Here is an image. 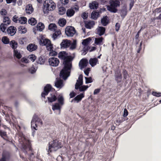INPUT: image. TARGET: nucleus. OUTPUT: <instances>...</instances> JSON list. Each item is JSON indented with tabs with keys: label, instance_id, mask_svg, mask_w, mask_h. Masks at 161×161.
Returning <instances> with one entry per match:
<instances>
[{
	"label": "nucleus",
	"instance_id": "nucleus-1",
	"mask_svg": "<svg viewBox=\"0 0 161 161\" xmlns=\"http://www.w3.org/2000/svg\"><path fill=\"white\" fill-rule=\"evenodd\" d=\"M25 142L23 145V152L25 154V157H24L20 154L19 155L20 158L25 161H30L31 159L34 157L33 151L31 147L30 141L25 139Z\"/></svg>",
	"mask_w": 161,
	"mask_h": 161
},
{
	"label": "nucleus",
	"instance_id": "nucleus-2",
	"mask_svg": "<svg viewBox=\"0 0 161 161\" xmlns=\"http://www.w3.org/2000/svg\"><path fill=\"white\" fill-rule=\"evenodd\" d=\"M48 149L47 152L48 154L49 155L50 153H51L53 150L56 151L62 147L61 142L57 139L51 141L49 142L48 144Z\"/></svg>",
	"mask_w": 161,
	"mask_h": 161
},
{
	"label": "nucleus",
	"instance_id": "nucleus-3",
	"mask_svg": "<svg viewBox=\"0 0 161 161\" xmlns=\"http://www.w3.org/2000/svg\"><path fill=\"white\" fill-rule=\"evenodd\" d=\"M110 5L107 6L108 10L111 12L115 13L117 11L116 8L120 5V2L118 0H110L109 1Z\"/></svg>",
	"mask_w": 161,
	"mask_h": 161
},
{
	"label": "nucleus",
	"instance_id": "nucleus-4",
	"mask_svg": "<svg viewBox=\"0 0 161 161\" xmlns=\"http://www.w3.org/2000/svg\"><path fill=\"white\" fill-rule=\"evenodd\" d=\"M58 57L60 59L63 60V64L64 65L70 64L69 62L73 59L71 56H68V54L64 51L60 52L58 54Z\"/></svg>",
	"mask_w": 161,
	"mask_h": 161
},
{
	"label": "nucleus",
	"instance_id": "nucleus-5",
	"mask_svg": "<svg viewBox=\"0 0 161 161\" xmlns=\"http://www.w3.org/2000/svg\"><path fill=\"white\" fill-rule=\"evenodd\" d=\"M63 69L61 70L60 73V77L64 80H65L69 76L68 70L70 69L71 64L64 65Z\"/></svg>",
	"mask_w": 161,
	"mask_h": 161
},
{
	"label": "nucleus",
	"instance_id": "nucleus-6",
	"mask_svg": "<svg viewBox=\"0 0 161 161\" xmlns=\"http://www.w3.org/2000/svg\"><path fill=\"white\" fill-rule=\"evenodd\" d=\"M44 7L46 8L47 11L53 10L55 8L56 4L52 0H46L43 4Z\"/></svg>",
	"mask_w": 161,
	"mask_h": 161
},
{
	"label": "nucleus",
	"instance_id": "nucleus-7",
	"mask_svg": "<svg viewBox=\"0 0 161 161\" xmlns=\"http://www.w3.org/2000/svg\"><path fill=\"white\" fill-rule=\"evenodd\" d=\"M39 42L41 45L46 46L48 51H51L53 48V45L52 44L51 41L47 39H43V38H41Z\"/></svg>",
	"mask_w": 161,
	"mask_h": 161
},
{
	"label": "nucleus",
	"instance_id": "nucleus-8",
	"mask_svg": "<svg viewBox=\"0 0 161 161\" xmlns=\"http://www.w3.org/2000/svg\"><path fill=\"white\" fill-rule=\"evenodd\" d=\"M79 10V7L76 5L70 8L67 9L66 14L67 16L69 17L73 16L75 14V12H77Z\"/></svg>",
	"mask_w": 161,
	"mask_h": 161
},
{
	"label": "nucleus",
	"instance_id": "nucleus-9",
	"mask_svg": "<svg viewBox=\"0 0 161 161\" xmlns=\"http://www.w3.org/2000/svg\"><path fill=\"white\" fill-rule=\"evenodd\" d=\"M76 33L74 27L72 26H67L65 29V33L68 36H73Z\"/></svg>",
	"mask_w": 161,
	"mask_h": 161
},
{
	"label": "nucleus",
	"instance_id": "nucleus-10",
	"mask_svg": "<svg viewBox=\"0 0 161 161\" xmlns=\"http://www.w3.org/2000/svg\"><path fill=\"white\" fill-rule=\"evenodd\" d=\"M53 90L55 91V90L52 87L51 85L47 84L44 87L43 92L42 93V97L45 98V96L47 95L51 91Z\"/></svg>",
	"mask_w": 161,
	"mask_h": 161
},
{
	"label": "nucleus",
	"instance_id": "nucleus-11",
	"mask_svg": "<svg viewBox=\"0 0 161 161\" xmlns=\"http://www.w3.org/2000/svg\"><path fill=\"white\" fill-rule=\"evenodd\" d=\"M48 62L50 66L54 67L58 66L59 63V59L58 58L54 57L49 58Z\"/></svg>",
	"mask_w": 161,
	"mask_h": 161
},
{
	"label": "nucleus",
	"instance_id": "nucleus-12",
	"mask_svg": "<svg viewBox=\"0 0 161 161\" xmlns=\"http://www.w3.org/2000/svg\"><path fill=\"white\" fill-rule=\"evenodd\" d=\"M48 103H52L56 101L57 99V94L55 92L51 93L49 97L47 98Z\"/></svg>",
	"mask_w": 161,
	"mask_h": 161
},
{
	"label": "nucleus",
	"instance_id": "nucleus-13",
	"mask_svg": "<svg viewBox=\"0 0 161 161\" xmlns=\"http://www.w3.org/2000/svg\"><path fill=\"white\" fill-rule=\"evenodd\" d=\"M16 31V28L13 26H9L7 30V32L8 34L11 36H13L14 35Z\"/></svg>",
	"mask_w": 161,
	"mask_h": 161
},
{
	"label": "nucleus",
	"instance_id": "nucleus-14",
	"mask_svg": "<svg viewBox=\"0 0 161 161\" xmlns=\"http://www.w3.org/2000/svg\"><path fill=\"white\" fill-rule=\"evenodd\" d=\"M83 76L82 75H80L79 76L78 79L77 80V82L75 84V89H78L79 86L83 84Z\"/></svg>",
	"mask_w": 161,
	"mask_h": 161
},
{
	"label": "nucleus",
	"instance_id": "nucleus-15",
	"mask_svg": "<svg viewBox=\"0 0 161 161\" xmlns=\"http://www.w3.org/2000/svg\"><path fill=\"white\" fill-rule=\"evenodd\" d=\"M35 122H37L38 123H40L41 125H42L43 124L41 119L39 118L38 116L35 114L34 115L31 120L32 124L33 125L35 124Z\"/></svg>",
	"mask_w": 161,
	"mask_h": 161
},
{
	"label": "nucleus",
	"instance_id": "nucleus-16",
	"mask_svg": "<svg viewBox=\"0 0 161 161\" xmlns=\"http://www.w3.org/2000/svg\"><path fill=\"white\" fill-rule=\"evenodd\" d=\"M114 76L115 80L118 83L121 82L122 76L120 71H116L115 73Z\"/></svg>",
	"mask_w": 161,
	"mask_h": 161
},
{
	"label": "nucleus",
	"instance_id": "nucleus-17",
	"mask_svg": "<svg viewBox=\"0 0 161 161\" xmlns=\"http://www.w3.org/2000/svg\"><path fill=\"white\" fill-rule=\"evenodd\" d=\"M70 45V41L67 39L63 40L60 44L61 47L65 48L69 47Z\"/></svg>",
	"mask_w": 161,
	"mask_h": 161
},
{
	"label": "nucleus",
	"instance_id": "nucleus-18",
	"mask_svg": "<svg viewBox=\"0 0 161 161\" xmlns=\"http://www.w3.org/2000/svg\"><path fill=\"white\" fill-rule=\"evenodd\" d=\"M63 81L62 80L59 79H57L55 83V86L57 88L60 89L63 86Z\"/></svg>",
	"mask_w": 161,
	"mask_h": 161
},
{
	"label": "nucleus",
	"instance_id": "nucleus-19",
	"mask_svg": "<svg viewBox=\"0 0 161 161\" xmlns=\"http://www.w3.org/2000/svg\"><path fill=\"white\" fill-rule=\"evenodd\" d=\"M10 157L9 153L7 151H4L2 154V157L0 159V161H6V159H8Z\"/></svg>",
	"mask_w": 161,
	"mask_h": 161
},
{
	"label": "nucleus",
	"instance_id": "nucleus-20",
	"mask_svg": "<svg viewBox=\"0 0 161 161\" xmlns=\"http://www.w3.org/2000/svg\"><path fill=\"white\" fill-rule=\"evenodd\" d=\"M98 5V3L96 1H94L89 3V7L91 9H96Z\"/></svg>",
	"mask_w": 161,
	"mask_h": 161
},
{
	"label": "nucleus",
	"instance_id": "nucleus-21",
	"mask_svg": "<svg viewBox=\"0 0 161 161\" xmlns=\"http://www.w3.org/2000/svg\"><path fill=\"white\" fill-rule=\"evenodd\" d=\"M37 46L35 44L31 43L27 47V49L30 52L35 50L37 48Z\"/></svg>",
	"mask_w": 161,
	"mask_h": 161
},
{
	"label": "nucleus",
	"instance_id": "nucleus-22",
	"mask_svg": "<svg viewBox=\"0 0 161 161\" xmlns=\"http://www.w3.org/2000/svg\"><path fill=\"white\" fill-rule=\"evenodd\" d=\"M33 10L34 9L31 4H29L26 5L25 8V11L27 14H31L33 11Z\"/></svg>",
	"mask_w": 161,
	"mask_h": 161
},
{
	"label": "nucleus",
	"instance_id": "nucleus-23",
	"mask_svg": "<svg viewBox=\"0 0 161 161\" xmlns=\"http://www.w3.org/2000/svg\"><path fill=\"white\" fill-rule=\"evenodd\" d=\"M109 20L108 17L107 16H103L102 18L101 19V24L103 26H105L107 25L109 23Z\"/></svg>",
	"mask_w": 161,
	"mask_h": 161
},
{
	"label": "nucleus",
	"instance_id": "nucleus-24",
	"mask_svg": "<svg viewBox=\"0 0 161 161\" xmlns=\"http://www.w3.org/2000/svg\"><path fill=\"white\" fill-rule=\"evenodd\" d=\"M99 15V12L96 10H94L91 14V18L95 20L97 19Z\"/></svg>",
	"mask_w": 161,
	"mask_h": 161
},
{
	"label": "nucleus",
	"instance_id": "nucleus-25",
	"mask_svg": "<svg viewBox=\"0 0 161 161\" xmlns=\"http://www.w3.org/2000/svg\"><path fill=\"white\" fill-rule=\"evenodd\" d=\"M88 64V61L86 59H82L79 63V65L82 68H84L86 67L87 64Z\"/></svg>",
	"mask_w": 161,
	"mask_h": 161
},
{
	"label": "nucleus",
	"instance_id": "nucleus-26",
	"mask_svg": "<svg viewBox=\"0 0 161 161\" xmlns=\"http://www.w3.org/2000/svg\"><path fill=\"white\" fill-rule=\"evenodd\" d=\"M85 27L87 29H91L95 24L94 22L92 21H88L85 22Z\"/></svg>",
	"mask_w": 161,
	"mask_h": 161
},
{
	"label": "nucleus",
	"instance_id": "nucleus-27",
	"mask_svg": "<svg viewBox=\"0 0 161 161\" xmlns=\"http://www.w3.org/2000/svg\"><path fill=\"white\" fill-rule=\"evenodd\" d=\"M84 97V93H81L79 95H77L75 97L73 100L76 101L77 103L81 101L83 98Z\"/></svg>",
	"mask_w": 161,
	"mask_h": 161
},
{
	"label": "nucleus",
	"instance_id": "nucleus-28",
	"mask_svg": "<svg viewBox=\"0 0 161 161\" xmlns=\"http://www.w3.org/2000/svg\"><path fill=\"white\" fill-rule=\"evenodd\" d=\"M54 31V33L52 37L53 38L54 40H55L61 34V33L60 30H55Z\"/></svg>",
	"mask_w": 161,
	"mask_h": 161
},
{
	"label": "nucleus",
	"instance_id": "nucleus-29",
	"mask_svg": "<svg viewBox=\"0 0 161 161\" xmlns=\"http://www.w3.org/2000/svg\"><path fill=\"white\" fill-rule=\"evenodd\" d=\"M9 44L11 47L14 50L16 49L18 46V43L14 40H12L9 42Z\"/></svg>",
	"mask_w": 161,
	"mask_h": 161
},
{
	"label": "nucleus",
	"instance_id": "nucleus-30",
	"mask_svg": "<svg viewBox=\"0 0 161 161\" xmlns=\"http://www.w3.org/2000/svg\"><path fill=\"white\" fill-rule=\"evenodd\" d=\"M92 40V38L91 37H89L86 39L83 40L82 42V44L85 46H87Z\"/></svg>",
	"mask_w": 161,
	"mask_h": 161
},
{
	"label": "nucleus",
	"instance_id": "nucleus-31",
	"mask_svg": "<svg viewBox=\"0 0 161 161\" xmlns=\"http://www.w3.org/2000/svg\"><path fill=\"white\" fill-rule=\"evenodd\" d=\"M44 24L41 22H40L37 25L36 28L37 30L42 31L44 29Z\"/></svg>",
	"mask_w": 161,
	"mask_h": 161
},
{
	"label": "nucleus",
	"instance_id": "nucleus-32",
	"mask_svg": "<svg viewBox=\"0 0 161 161\" xmlns=\"http://www.w3.org/2000/svg\"><path fill=\"white\" fill-rule=\"evenodd\" d=\"M97 62V59L96 58H91L89 60V62L91 66L93 67L96 64Z\"/></svg>",
	"mask_w": 161,
	"mask_h": 161
},
{
	"label": "nucleus",
	"instance_id": "nucleus-33",
	"mask_svg": "<svg viewBox=\"0 0 161 161\" xmlns=\"http://www.w3.org/2000/svg\"><path fill=\"white\" fill-rule=\"evenodd\" d=\"M66 21L64 18L60 19L58 21L59 25L61 27H64L66 24Z\"/></svg>",
	"mask_w": 161,
	"mask_h": 161
},
{
	"label": "nucleus",
	"instance_id": "nucleus-34",
	"mask_svg": "<svg viewBox=\"0 0 161 161\" xmlns=\"http://www.w3.org/2000/svg\"><path fill=\"white\" fill-rule=\"evenodd\" d=\"M90 48H91L90 47H87L86 48L84 47V48L83 51L85 52H86V53L88 50H89L90 52H91L95 50L96 49V47H92L91 49L90 50Z\"/></svg>",
	"mask_w": 161,
	"mask_h": 161
},
{
	"label": "nucleus",
	"instance_id": "nucleus-35",
	"mask_svg": "<svg viewBox=\"0 0 161 161\" xmlns=\"http://www.w3.org/2000/svg\"><path fill=\"white\" fill-rule=\"evenodd\" d=\"M58 103L61 105L64 104V99L63 96L60 95H59L57 97Z\"/></svg>",
	"mask_w": 161,
	"mask_h": 161
},
{
	"label": "nucleus",
	"instance_id": "nucleus-36",
	"mask_svg": "<svg viewBox=\"0 0 161 161\" xmlns=\"http://www.w3.org/2000/svg\"><path fill=\"white\" fill-rule=\"evenodd\" d=\"M57 28V27L55 24H51L48 26L49 29L54 31L56 30Z\"/></svg>",
	"mask_w": 161,
	"mask_h": 161
},
{
	"label": "nucleus",
	"instance_id": "nucleus-37",
	"mask_svg": "<svg viewBox=\"0 0 161 161\" xmlns=\"http://www.w3.org/2000/svg\"><path fill=\"white\" fill-rule=\"evenodd\" d=\"M14 55L18 59L22 57L20 53L17 50H14Z\"/></svg>",
	"mask_w": 161,
	"mask_h": 161
},
{
	"label": "nucleus",
	"instance_id": "nucleus-38",
	"mask_svg": "<svg viewBox=\"0 0 161 161\" xmlns=\"http://www.w3.org/2000/svg\"><path fill=\"white\" fill-rule=\"evenodd\" d=\"M28 22L29 24H30L32 25H35L37 23L36 20L34 18H32L29 19Z\"/></svg>",
	"mask_w": 161,
	"mask_h": 161
},
{
	"label": "nucleus",
	"instance_id": "nucleus-39",
	"mask_svg": "<svg viewBox=\"0 0 161 161\" xmlns=\"http://www.w3.org/2000/svg\"><path fill=\"white\" fill-rule=\"evenodd\" d=\"M27 21V19L25 17H21L19 18V23L21 24H25Z\"/></svg>",
	"mask_w": 161,
	"mask_h": 161
},
{
	"label": "nucleus",
	"instance_id": "nucleus-40",
	"mask_svg": "<svg viewBox=\"0 0 161 161\" xmlns=\"http://www.w3.org/2000/svg\"><path fill=\"white\" fill-rule=\"evenodd\" d=\"M2 42L4 44H8L9 43V39L6 36H3L2 39Z\"/></svg>",
	"mask_w": 161,
	"mask_h": 161
},
{
	"label": "nucleus",
	"instance_id": "nucleus-41",
	"mask_svg": "<svg viewBox=\"0 0 161 161\" xmlns=\"http://www.w3.org/2000/svg\"><path fill=\"white\" fill-rule=\"evenodd\" d=\"M127 14V9L126 8H122L120 12L121 15L122 17H125Z\"/></svg>",
	"mask_w": 161,
	"mask_h": 161
},
{
	"label": "nucleus",
	"instance_id": "nucleus-42",
	"mask_svg": "<svg viewBox=\"0 0 161 161\" xmlns=\"http://www.w3.org/2000/svg\"><path fill=\"white\" fill-rule=\"evenodd\" d=\"M59 103H55L54 105L53 106L52 109L53 110H59L61 109V107Z\"/></svg>",
	"mask_w": 161,
	"mask_h": 161
},
{
	"label": "nucleus",
	"instance_id": "nucleus-43",
	"mask_svg": "<svg viewBox=\"0 0 161 161\" xmlns=\"http://www.w3.org/2000/svg\"><path fill=\"white\" fill-rule=\"evenodd\" d=\"M88 87L87 86L83 85L79 86L78 89L80 92H83L86 90Z\"/></svg>",
	"mask_w": 161,
	"mask_h": 161
},
{
	"label": "nucleus",
	"instance_id": "nucleus-44",
	"mask_svg": "<svg viewBox=\"0 0 161 161\" xmlns=\"http://www.w3.org/2000/svg\"><path fill=\"white\" fill-rule=\"evenodd\" d=\"M66 9L64 7H60L59 8V13L60 15H63L65 13Z\"/></svg>",
	"mask_w": 161,
	"mask_h": 161
},
{
	"label": "nucleus",
	"instance_id": "nucleus-45",
	"mask_svg": "<svg viewBox=\"0 0 161 161\" xmlns=\"http://www.w3.org/2000/svg\"><path fill=\"white\" fill-rule=\"evenodd\" d=\"M3 22L5 23L4 24H5L6 25H8L10 23V19L8 17L4 16V17Z\"/></svg>",
	"mask_w": 161,
	"mask_h": 161
},
{
	"label": "nucleus",
	"instance_id": "nucleus-46",
	"mask_svg": "<svg viewBox=\"0 0 161 161\" xmlns=\"http://www.w3.org/2000/svg\"><path fill=\"white\" fill-rule=\"evenodd\" d=\"M92 38L93 40L95 39L94 43L96 45L99 44L101 43V37L97 38L93 37Z\"/></svg>",
	"mask_w": 161,
	"mask_h": 161
},
{
	"label": "nucleus",
	"instance_id": "nucleus-47",
	"mask_svg": "<svg viewBox=\"0 0 161 161\" xmlns=\"http://www.w3.org/2000/svg\"><path fill=\"white\" fill-rule=\"evenodd\" d=\"M122 73L123 75L124 79L125 80H126L129 76L127 71L125 69H124L123 70Z\"/></svg>",
	"mask_w": 161,
	"mask_h": 161
},
{
	"label": "nucleus",
	"instance_id": "nucleus-48",
	"mask_svg": "<svg viewBox=\"0 0 161 161\" xmlns=\"http://www.w3.org/2000/svg\"><path fill=\"white\" fill-rule=\"evenodd\" d=\"M45 62V59L41 57H40L38 58V59L37 61L38 64H43Z\"/></svg>",
	"mask_w": 161,
	"mask_h": 161
},
{
	"label": "nucleus",
	"instance_id": "nucleus-49",
	"mask_svg": "<svg viewBox=\"0 0 161 161\" xmlns=\"http://www.w3.org/2000/svg\"><path fill=\"white\" fill-rule=\"evenodd\" d=\"M7 25L3 23H2L0 25V29L1 31L3 32H4L6 28V26Z\"/></svg>",
	"mask_w": 161,
	"mask_h": 161
},
{
	"label": "nucleus",
	"instance_id": "nucleus-50",
	"mask_svg": "<svg viewBox=\"0 0 161 161\" xmlns=\"http://www.w3.org/2000/svg\"><path fill=\"white\" fill-rule=\"evenodd\" d=\"M19 31H21V33H25L27 31V30L24 27L20 26L19 28Z\"/></svg>",
	"mask_w": 161,
	"mask_h": 161
},
{
	"label": "nucleus",
	"instance_id": "nucleus-51",
	"mask_svg": "<svg viewBox=\"0 0 161 161\" xmlns=\"http://www.w3.org/2000/svg\"><path fill=\"white\" fill-rule=\"evenodd\" d=\"M0 14L1 15L3 16L6 15L7 14V12L5 9L3 8L0 11Z\"/></svg>",
	"mask_w": 161,
	"mask_h": 161
},
{
	"label": "nucleus",
	"instance_id": "nucleus-52",
	"mask_svg": "<svg viewBox=\"0 0 161 161\" xmlns=\"http://www.w3.org/2000/svg\"><path fill=\"white\" fill-rule=\"evenodd\" d=\"M152 94L153 96L156 97H160L161 96V93L160 92L153 91L152 92Z\"/></svg>",
	"mask_w": 161,
	"mask_h": 161
},
{
	"label": "nucleus",
	"instance_id": "nucleus-53",
	"mask_svg": "<svg viewBox=\"0 0 161 161\" xmlns=\"http://www.w3.org/2000/svg\"><path fill=\"white\" fill-rule=\"evenodd\" d=\"M19 18L18 16L16 15H14L13 18V20L14 22L15 23H17L18 21L19 22Z\"/></svg>",
	"mask_w": 161,
	"mask_h": 161
},
{
	"label": "nucleus",
	"instance_id": "nucleus-54",
	"mask_svg": "<svg viewBox=\"0 0 161 161\" xmlns=\"http://www.w3.org/2000/svg\"><path fill=\"white\" fill-rule=\"evenodd\" d=\"M29 59L31 61L33 62L36 59V57L34 54H31L29 56Z\"/></svg>",
	"mask_w": 161,
	"mask_h": 161
},
{
	"label": "nucleus",
	"instance_id": "nucleus-55",
	"mask_svg": "<svg viewBox=\"0 0 161 161\" xmlns=\"http://www.w3.org/2000/svg\"><path fill=\"white\" fill-rule=\"evenodd\" d=\"M86 79V83H90L92 82V78L91 77L89 78L85 77Z\"/></svg>",
	"mask_w": 161,
	"mask_h": 161
},
{
	"label": "nucleus",
	"instance_id": "nucleus-56",
	"mask_svg": "<svg viewBox=\"0 0 161 161\" xmlns=\"http://www.w3.org/2000/svg\"><path fill=\"white\" fill-rule=\"evenodd\" d=\"M81 16L84 19H86L88 17V14L84 12L82 14Z\"/></svg>",
	"mask_w": 161,
	"mask_h": 161
},
{
	"label": "nucleus",
	"instance_id": "nucleus-57",
	"mask_svg": "<svg viewBox=\"0 0 161 161\" xmlns=\"http://www.w3.org/2000/svg\"><path fill=\"white\" fill-rule=\"evenodd\" d=\"M125 120V119L124 117L119 118L116 120V122L120 123L124 121Z\"/></svg>",
	"mask_w": 161,
	"mask_h": 161
},
{
	"label": "nucleus",
	"instance_id": "nucleus-58",
	"mask_svg": "<svg viewBox=\"0 0 161 161\" xmlns=\"http://www.w3.org/2000/svg\"><path fill=\"white\" fill-rule=\"evenodd\" d=\"M52 49H53V48ZM50 51V55L51 56H55L57 55V53L56 51H53V49Z\"/></svg>",
	"mask_w": 161,
	"mask_h": 161
},
{
	"label": "nucleus",
	"instance_id": "nucleus-59",
	"mask_svg": "<svg viewBox=\"0 0 161 161\" xmlns=\"http://www.w3.org/2000/svg\"><path fill=\"white\" fill-rule=\"evenodd\" d=\"M35 124H32L31 122V128L32 129H34L35 130H37V129L36 128L37 127V125L36 124V122H35Z\"/></svg>",
	"mask_w": 161,
	"mask_h": 161
},
{
	"label": "nucleus",
	"instance_id": "nucleus-60",
	"mask_svg": "<svg viewBox=\"0 0 161 161\" xmlns=\"http://www.w3.org/2000/svg\"><path fill=\"white\" fill-rule=\"evenodd\" d=\"M120 26V24L119 23H116L115 25V30L117 31H118L119 30Z\"/></svg>",
	"mask_w": 161,
	"mask_h": 161
},
{
	"label": "nucleus",
	"instance_id": "nucleus-61",
	"mask_svg": "<svg viewBox=\"0 0 161 161\" xmlns=\"http://www.w3.org/2000/svg\"><path fill=\"white\" fill-rule=\"evenodd\" d=\"M128 114V112L126 108H125L124 110V114H123V116L125 117L127 116Z\"/></svg>",
	"mask_w": 161,
	"mask_h": 161
},
{
	"label": "nucleus",
	"instance_id": "nucleus-62",
	"mask_svg": "<svg viewBox=\"0 0 161 161\" xmlns=\"http://www.w3.org/2000/svg\"><path fill=\"white\" fill-rule=\"evenodd\" d=\"M97 34L101 36V26H98V28L96 30Z\"/></svg>",
	"mask_w": 161,
	"mask_h": 161
},
{
	"label": "nucleus",
	"instance_id": "nucleus-63",
	"mask_svg": "<svg viewBox=\"0 0 161 161\" xmlns=\"http://www.w3.org/2000/svg\"><path fill=\"white\" fill-rule=\"evenodd\" d=\"M61 3L64 5L67 4L69 2V0H60Z\"/></svg>",
	"mask_w": 161,
	"mask_h": 161
},
{
	"label": "nucleus",
	"instance_id": "nucleus-64",
	"mask_svg": "<svg viewBox=\"0 0 161 161\" xmlns=\"http://www.w3.org/2000/svg\"><path fill=\"white\" fill-rule=\"evenodd\" d=\"M76 95V93L74 92H70L69 94V96L70 98H72L74 97Z\"/></svg>",
	"mask_w": 161,
	"mask_h": 161
}]
</instances>
